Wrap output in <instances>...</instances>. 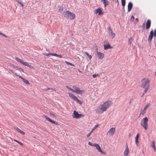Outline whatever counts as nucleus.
I'll use <instances>...</instances> for the list:
<instances>
[{
    "label": "nucleus",
    "instance_id": "nucleus-36",
    "mask_svg": "<svg viewBox=\"0 0 156 156\" xmlns=\"http://www.w3.org/2000/svg\"><path fill=\"white\" fill-rule=\"evenodd\" d=\"M66 87L69 90H70L71 91H72V92H73V89L71 88H70L69 86H67Z\"/></svg>",
    "mask_w": 156,
    "mask_h": 156
},
{
    "label": "nucleus",
    "instance_id": "nucleus-23",
    "mask_svg": "<svg viewBox=\"0 0 156 156\" xmlns=\"http://www.w3.org/2000/svg\"><path fill=\"white\" fill-rule=\"evenodd\" d=\"M104 6L105 7H106L107 5H109V2L108 1H106V0H105V1L103 2Z\"/></svg>",
    "mask_w": 156,
    "mask_h": 156
},
{
    "label": "nucleus",
    "instance_id": "nucleus-30",
    "mask_svg": "<svg viewBox=\"0 0 156 156\" xmlns=\"http://www.w3.org/2000/svg\"><path fill=\"white\" fill-rule=\"evenodd\" d=\"M149 87H147L145 88H144L145 89V90L144 91V93H143L142 97L144 95V94L147 92V90L149 89Z\"/></svg>",
    "mask_w": 156,
    "mask_h": 156
},
{
    "label": "nucleus",
    "instance_id": "nucleus-20",
    "mask_svg": "<svg viewBox=\"0 0 156 156\" xmlns=\"http://www.w3.org/2000/svg\"><path fill=\"white\" fill-rule=\"evenodd\" d=\"M151 146L154 149V151L156 152V148L155 146V142L154 140L152 141Z\"/></svg>",
    "mask_w": 156,
    "mask_h": 156
},
{
    "label": "nucleus",
    "instance_id": "nucleus-56",
    "mask_svg": "<svg viewBox=\"0 0 156 156\" xmlns=\"http://www.w3.org/2000/svg\"><path fill=\"white\" fill-rule=\"evenodd\" d=\"M118 0H116L115 2L118 3Z\"/></svg>",
    "mask_w": 156,
    "mask_h": 156
},
{
    "label": "nucleus",
    "instance_id": "nucleus-7",
    "mask_svg": "<svg viewBox=\"0 0 156 156\" xmlns=\"http://www.w3.org/2000/svg\"><path fill=\"white\" fill-rule=\"evenodd\" d=\"M83 115L81 114H79L76 111H74L73 114L72 115V117L73 118L76 119H79L81 118Z\"/></svg>",
    "mask_w": 156,
    "mask_h": 156
},
{
    "label": "nucleus",
    "instance_id": "nucleus-19",
    "mask_svg": "<svg viewBox=\"0 0 156 156\" xmlns=\"http://www.w3.org/2000/svg\"><path fill=\"white\" fill-rule=\"evenodd\" d=\"M129 152V149L128 147L127 144H126V150H125L124 152V155L125 156H127Z\"/></svg>",
    "mask_w": 156,
    "mask_h": 156
},
{
    "label": "nucleus",
    "instance_id": "nucleus-44",
    "mask_svg": "<svg viewBox=\"0 0 156 156\" xmlns=\"http://www.w3.org/2000/svg\"><path fill=\"white\" fill-rule=\"evenodd\" d=\"M93 130H92L90 133H89L88 134H87V137H89L91 133H92V132L93 131Z\"/></svg>",
    "mask_w": 156,
    "mask_h": 156
},
{
    "label": "nucleus",
    "instance_id": "nucleus-33",
    "mask_svg": "<svg viewBox=\"0 0 156 156\" xmlns=\"http://www.w3.org/2000/svg\"><path fill=\"white\" fill-rule=\"evenodd\" d=\"M23 81L24 83L27 84H30L29 81L25 79L24 78L23 79Z\"/></svg>",
    "mask_w": 156,
    "mask_h": 156
},
{
    "label": "nucleus",
    "instance_id": "nucleus-9",
    "mask_svg": "<svg viewBox=\"0 0 156 156\" xmlns=\"http://www.w3.org/2000/svg\"><path fill=\"white\" fill-rule=\"evenodd\" d=\"M104 49L107 50L108 49H111L112 48V47H111L110 44H109V42L107 41H104Z\"/></svg>",
    "mask_w": 156,
    "mask_h": 156
},
{
    "label": "nucleus",
    "instance_id": "nucleus-34",
    "mask_svg": "<svg viewBox=\"0 0 156 156\" xmlns=\"http://www.w3.org/2000/svg\"><path fill=\"white\" fill-rule=\"evenodd\" d=\"M65 62L67 64V65H69L70 66H74V65H73V64L71 63H70L68 62H67V61H66Z\"/></svg>",
    "mask_w": 156,
    "mask_h": 156
},
{
    "label": "nucleus",
    "instance_id": "nucleus-58",
    "mask_svg": "<svg viewBox=\"0 0 156 156\" xmlns=\"http://www.w3.org/2000/svg\"><path fill=\"white\" fill-rule=\"evenodd\" d=\"M3 34H2V33L0 32V34L2 35Z\"/></svg>",
    "mask_w": 156,
    "mask_h": 156
},
{
    "label": "nucleus",
    "instance_id": "nucleus-21",
    "mask_svg": "<svg viewBox=\"0 0 156 156\" xmlns=\"http://www.w3.org/2000/svg\"><path fill=\"white\" fill-rule=\"evenodd\" d=\"M108 35L110 36V38H111V39H112L115 37V33L112 32L110 34H109Z\"/></svg>",
    "mask_w": 156,
    "mask_h": 156
},
{
    "label": "nucleus",
    "instance_id": "nucleus-52",
    "mask_svg": "<svg viewBox=\"0 0 156 156\" xmlns=\"http://www.w3.org/2000/svg\"><path fill=\"white\" fill-rule=\"evenodd\" d=\"M19 77L20 78H21V79H22L23 80V79H24V78H23V77H22V76H19Z\"/></svg>",
    "mask_w": 156,
    "mask_h": 156
},
{
    "label": "nucleus",
    "instance_id": "nucleus-48",
    "mask_svg": "<svg viewBox=\"0 0 156 156\" xmlns=\"http://www.w3.org/2000/svg\"><path fill=\"white\" fill-rule=\"evenodd\" d=\"M18 144H19L21 146L23 145V144L22 143L20 142V141L19 142V143H18Z\"/></svg>",
    "mask_w": 156,
    "mask_h": 156
},
{
    "label": "nucleus",
    "instance_id": "nucleus-14",
    "mask_svg": "<svg viewBox=\"0 0 156 156\" xmlns=\"http://www.w3.org/2000/svg\"><path fill=\"white\" fill-rule=\"evenodd\" d=\"M94 146L98 150L99 152H102V151L100 147V146L98 144L96 143H94Z\"/></svg>",
    "mask_w": 156,
    "mask_h": 156
},
{
    "label": "nucleus",
    "instance_id": "nucleus-3",
    "mask_svg": "<svg viewBox=\"0 0 156 156\" xmlns=\"http://www.w3.org/2000/svg\"><path fill=\"white\" fill-rule=\"evenodd\" d=\"M141 84L140 86L142 88L149 87L150 80L148 79L143 78L141 80Z\"/></svg>",
    "mask_w": 156,
    "mask_h": 156
},
{
    "label": "nucleus",
    "instance_id": "nucleus-45",
    "mask_svg": "<svg viewBox=\"0 0 156 156\" xmlns=\"http://www.w3.org/2000/svg\"><path fill=\"white\" fill-rule=\"evenodd\" d=\"M57 57H58L60 58H62V57L61 55H58H58H57Z\"/></svg>",
    "mask_w": 156,
    "mask_h": 156
},
{
    "label": "nucleus",
    "instance_id": "nucleus-24",
    "mask_svg": "<svg viewBox=\"0 0 156 156\" xmlns=\"http://www.w3.org/2000/svg\"><path fill=\"white\" fill-rule=\"evenodd\" d=\"M108 34L113 32L112 30V29L111 28V27L110 26H108Z\"/></svg>",
    "mask_w": 156,
    "mask_h": 156
},
{
    "label": "nucleus",
    "instance_id": "nucleus-46",
    "mask_svg": "<svg viewBox=\"0 0 156 156\" xmlns=\"http://www.w3.org/2000/svg\"><path fill=\"white\" fill-rule=\"evenodd\" d=\"M138 140H135V143L137 145L138 143Z\"/></svg>",
    "mask_w": 156,
    "mask_h": 156
},
{
    "label": "nucleus",
    "instance_id": "nucleus-10",
    "mask_svg": "<svg viewBox=\"0 0 156 156\" xmlns=\"http://www.w3.org/2000/svg\"><path fill=\"white\" fill-rule=\"evenodd\" d=\"M44 118L47 120L51 122V123H52L54 124L57 125H58V122H56L55 121L52 120L51 119L49 118L48 116L44 115Z\"/></svg>",
    "mask_w": 156,
    "mask_h": 156
},
{
    "label": "nucleus",
    "instance_id": "nucleus-16",
    "mask_svg": "<svg viewBox=\"0 0 156 156\" xmlns=\"http://www.w3.org/2000/svg\"><path fill=\"white\" fill-rule=\"evenodd\" d=\"M133 4L132 3L130 2L129 3L128 5V11L129 12L131 11L133 7Z\"/></svg>",
    "mask_w": 156,
    "mask_h": 156
},
{
    "label": "nucleus",
    "instance_id": "nucleus-12",
    "mask_svg": "<svg viewBox=\"0 0 156 156\" xmlns=\"http://www.w3.org/2000/svg\"><path fill=\"white\" fill-rule=\"evenodd\" d=\"M97 56L98 58L100 59H102L104 57V54L100 52L97 51Z\"/></svg>",
    "mask_w": 156,
    "mask_h": 156
},
{
    "label": "nucleus",
    "instance_id": "nucleus-6",
    "mask_svg": "<svg viewBox=\"0 0 156 156\" xmlns=\"http://www.w3.org/2000/svg\"><path fill=\"white\" fill-rule=\"evenodd\" d=\"M69 95L70 98H71L74 100L76 101L77 103L80 104H82V103L81 102V101L79 100L75 96L73 93H69Z\"/></svg>",
    "mask_w": 156,
    "mask_h": 156
},
{
    "label": "nucleus",
    "instance_id": "nucleus-38",
    "mask_svg": "<svg viewBox=\"0 0 156 156\" xmlns=\"http://www.w3.org/2000/svg\"><path fill=\"white\" fill-rule=\"evenodd\" d=\"M134 16H132L130 18V20L131 21H133L134 20Z\"/></svg>",
    "mask_w": 156,
    "mask_h": 156
},
{
    "label": "nucleus",
    "instance_id": "nucleus-51",
    "mask_svg": "<svg viewBox=\"0 0 156 156\" xmlns=\"http://www.w3.org/2000/svg\"><path fill=\"white\" fill-rule=\"evenodd\" d=\"M57 55H58V54H57L56 53L54 54L53 56H56L57 57Z\"/></svg>",
    "mask_w": 156,
    "mask_h": 156
},
{
    "label": "nucleus",
    "instance_id": "nucleus-53",
    "mask_svg": "<svg viewBox=\"0 0 156 156\" xmlns=\"http://www.w3.org/2000/svg\"><path fill=\"white\" fill-rule=\"evenodd\" d=\"M2 35H3V36H4L5 37H7V36L6 35H5V34H3Z\"/></svg>",
    "mask_w": 156,
    "mask_h": 156
},
{
    "label": "nucleus",
    "instance_id": "nucleus-5",
    "mask_svg": "<svg viewBox=\"0 0 156 156\" xmlns=\"http://www.w3.org/2000/svg\"><path fill=\"white\" fill-rule=\"evenodd\" d=\"M73 88L74 89H73V92L75 93L78 94H84L85 92L83 90H80L79 88L75 86H73Z\"/></svg>",
    "mask_w": 156,
    "mask_h": 156
},
{
    "label": "nucleus",
    "instance_id": "nucleus-13",
    "mask_svg": "<svg viewBox=\"0 0 156 156\" xmlns=\"http://www.w3.org/2000/svg\"><path fill=\"white\" fill-rule=\"evenodd\" d=\"M153 36V30H152L150 32V35L148 36V42H150L152 40Z\"/></svg>",
    "mask_w": 156,
    "mask_h": 156
},
{
    "label": "nucleus",
    "instance_id": "nucleus-54",
    "mask_svg": "<svg viewBox=\"0 0 156 156\" xmlns=\"http://www.w3.org/2000/svg\"><path fill=\"white\" fill-rule=\"evenodd\" d=\"M98 125H95V126H94V128L95 129L96 128H97L98 126Z\"/></svg>",
    "mask_w": 156,
    "mask_h": 156
},
{
    "label": "nucleus",
    "instance_id": "nucleus-41",
    "mask_svg": "<svg viewBox=\"0 0 156 156\" xmlns=\"http://www.w3.org/2000/svg\"><path fill=\"white\" fill-rule=\"evenodd\" d=\"M99 76V75L98 74H93L92 75V76L94 77V78H95V77L96 76Z\"/></svg>",
    "mask_w": 156,
    "mask_h": 156
},
{
    "label": "nucleus",
    "instance_id": "nucleus-15",
    "mask_svg": "<svg viewBox=\"0 0 156 156\" xmlns=\"http://www.w3.org/2000/svg\"><path fill=\"white\" fill-rule=\"evenodd\" d=\"M115 130V128H112L108 132L107 134H111L112 135H113L114 133Z\"/></svg>",
    "mask_w": 156,
    "mask_h": 156
},
{
    "label": "nucleus",
    "instance_id": "nucleus-26",
    "mask_svg": "<svg viewBox=\"0 0 156 156\" xmlns=\"http://www.w3.org/2000/svg\"><path fill=\"white\" fill-rule=\"evenodd\" d=\"M149 87H147L145 88H144L145 89V90L144 91V93H143L142 97L144 95V94L147 92V90L149 89Z\"/></svg>",
    "mask_w": 156,
    "mask_h": 156
},
{
    "label": "nucleus",
    "instance_id": "nucleus-29",
    "mask_svg": "<svg viewBox=\"0 0 156 156\" xmlns=\"http://www.w3.org/2000/svg\"><path fill=\"white\" fill-rule=\"evenodd\" d=\"M149 87H147L145 88H144L145 89V90L144 91V93H143L142 97L144 95V94L147 92V90L149 89Z\"/></svg>",
    "mask_w": 156,
    "mask_h": 156
},
{
    "label": "nucleus",
    "instance_id": "nucleus-39",
    "mask_svg": "<svg viewBox=\"0 0 156 156\" xmlns=\"http://www.w3.org/2000/svg\"><path fill=\"white\" fill-rule=\"evenodd\" d=\"M88 145H90V146H94V144H92L90 142H88Z\"/></svg>",
    "mask_w": 156,
    "mask_h": 156
},
{
    "label": "nucleus",
    "instance_id": "nucleus-57",
    "mask_svg": "<svg viewBox=\"0 0 156 156\" xmlns=\"http://www.w3.org/2000/svg\"><path fill=\"white\" fill-rule=\"evenodd\" d=\"M131 136V134L129 133V136L130 137Z\"/></svg>",
    "mask_w": 156,
    "mask_h": 156
},
{
    "label": "nucleus",
    "instance_id": "nucleus-2",
    "mask_svg": "<svg viewBox=\"0 0 156 156\" xmlns=\"http://www.w3.org/2000/svg\"><path fill=\"white\" fill-rule=\"evenodd\" d=\"M64 17L66 18L69 19L70 20H73L75 17V14L69 11H67L64 12Z\"/></svg>",
    "mask_w": 156,
    "mask_h": 156
},
{
    "label": "nucleus",
    "instance_id": "nucleus-43",
    "mask_svg": "<svg viewBox=\"0 0 156 156\" xmlns=\"http://www.w3.org/2000/svg\"><path fill=\"white\" fill-rule=\"evenodd\" d=\"M45 90H53V88H48L45 89Z\"/></svg>",
    "mask_w": 156,
    "mask_h": 156
},
{
    "label": "nucleus",
    "instance_id": "nucleus-17",
    "mask_svg": "<svg viewBox=\"0 0 156 156\" xmlns=\"http://www.w3.org/2000/svg\"><path fill=\"white\" fill-rule=\"evenodd\" d=\"M14 129L16 130L18 132L20 133L22 135H24L25 134V133L23 131L21 130L17 127L16 126L14 127Z\"/></svg>",
    "mask_w": 156,
    "mask_h": 156
},
{
    "label": "nucleus",
    "instance_id": "nucleus-27",
    "mask_svg": "<svg viewBox=\"0 0 156 156\" xmlns=\"http://www.w3.org/2000/svg\"><path fill=\"white\" fill-rule=\"evenodd\" d=\"M149 87H147L145 88H144L145 89V90L144 91V93H143L142 97L144 95V94L147 92V90L149 89Z\"/></svg>",
    "mask_w": 156,
    "mask_h": 156
},
{
    "label": "nucleus",
    "instance_id": "nucleus-31",
    "mask_svg": "<svg viewBox=\"0 0 156 156\" xmlns=\"http://www.w3.org/2000/svg\"><path fill=\"white\" fill-rule=\"evenodd\" d=\"M85 54L87 55V56L90 59H91L92 58V56L91 55H90L89 53H88V52L85 51Z\"/></svg>",
    "mask_w": 156,
    "mask_h": 156
},
{
    "label": "nucleus",
    "instance_id": "nucleus-8",
    "mask_svg": "<svg viewBox=\"0 0 156 156\" xmlns=\"http://www.w3.org/2000/svg\"><path fill=\"white\" fill-rule=\"evenodd\" d=\"M15 59L19 62L21 63L24 66H27L28 67H29L30 66L27 62H24L23 60L17 57H16Z\"/></svg>",
    "mask_w": 156,
    "mask_h": 156
},
{
    "label": "nucleus",
    "instance_id": "nucleus-49",
    "mask_svg": "<svg viewBox=\"0 0 156 156\" xmlns=\"http://www.w3.org/2000/svg\"><path fill=\"white\" fill-rule=\"evenodd\" d=\"M45 55L46 56H48L50 55V53H46V54H45Z\"/></svg>",
    "mask_w": 156,
    "mask_h": 156
},
{
    "label": "nucleus",
    "instance_id": "nucleus-60",
    "mask_svg": "<svg viewBox=\"0 0 156 156\" xmlns=\"http://www.w3.org/2000/svg\"><path fill=\"white\" fill-rule=\"evenodd\" d=\"M155 75H156V71L155 72Z\"/></svg>",
    "mask_w": 156,
    "mask_h": 156
},
{
    "label": "nucleus",
    "instance_id": "nucleus-25",
    "mask_svg": "<svg viewBox=\"0 0 156 156\" xmlns=\"http://www.w3.org/2000/svg\"><path fill=\"white\" fill-rule=\"evenodd\" d=\"M133 40V38L131 37H130V38H129L128 43H129V45H131V44Z\"/></svg>",
    "mask_w": 156,
    "mask_h": 156
},
{
    "label": "nucleus",
    "instance_id": "nucleus-32",
    "mask_svg": "<svg viewBox=\"0 0 156 156\" xmlns=\"http://www.w3.org/2000/svg\"><path fill=\"white\" fill-rule=\"evenodd\" d=\"M122 5V6H124L126 4L125 0H121Z\"/></svg>",
    "mask_w": 156,
    "mask_h": 156
},
{
    "label": "nucleus",
    "instance_id": "nucleus-59",
    "mask_svg": "<svg viewBox=\"0 0 156 156\" xmlns=\"http://www.w3.org/2000/svg\"><path fill=\"white\" fill-rule=\"evenodd\" d=\"M143 26H144L145 25V23H143Z\"/></svg>",
    "mask_w": 156,
    "mask_h": 156
},
{
    "label": "nucleus",
    "instance_id": "nucleus-47",
    "mask_svg": "<svg viewBox=\"0 0 156 156\" xmlns=\"http://www.w3.org/2000/svg\"><path fill=\"white\" fill-rule=\"evenodd\" d=\"M138 21V19L137 18H136L135 19V23L136 22V23H137Z\"/></svg>",
    "mask_w": 156,
    "mask_h": 156
},
{
    "label": "nucleus",
    "instance_id": "nucleus-55",
    "mask_svg": "<svg viewBox=\"0 0 156 156\" xmlns=\"http://www.w3.org/2000/svg\"><path fill=\"white\" fill-rule=\"evenodd\" d=\"M54 54V53H50V55H53V56Z\"/></svg>",
    "mask_w": 156,
    "mask_h": 156
},
{
    "label": "nucleus",
    "instance_id": "nucleus-11",
    "mask_svg": "<svg viewBox=\"0 0 156 156\" xmlns=\"http://www.w3.org/2000/svg\"><path fill=\"white\" fill-rule=\"evenodd\" d=\"M94 12L95 14L98 13V15H99L103 14V12H102L101 9V8H98L97 9H96L95 10Z\"/></svg>",
    "mask_w": 156,
    "mask_h": 156
},
{
    "label": "nucleus",
    "instance_id": "nucleus-35",
    "mask_svg": "<svg viewBox=\"0 0 156 156\" xmlns=\"http://www.w3.org/2000/svg\"><path fill=\"white\" fill-rule=\"evenodd\" d=\"M16 1L17 2V3L20 5L22 7H23L24 6L23 4L21 2H20V1H19L18 0H17Z\"/></svg>",
    "mask_w": 156,
    "mask_h": 156
},
{
    "label": "nucleus",
    "instance_id": "nucleus-4",
    "mask_svg": "<svg viewBox=\"0 0 156 156\" xmlns=\"http://www.w3.org/2000/svg\"><path fill=\"white\" fill-rule=\"evenodd\" d=\"M148 121V118L146 117L143 118L140 122V124L141 126L143 127L144 129L147 130L148 129L147 122Z\"/></svg>",
    "mask_w": 156,
    "mask_h": 156
},
{
    "label": "nucleus",
    "instance_id": "nucleus-50",
    "mask_svg": "<svg viewBox=\"0 0 156 156\" xmlns=\"http://www.w3.org/2000/svg\"><path fill=\"white\" fill-rule=\"evenodd\" d=\"M14 141L18 143H19V141L16 140H15V139L14 140Z\"/></svg>",
    "mask_w": 156,
    "mask_h": 156
},
{
    "label": "nucleus",
    "instance_id": "nucleus-28",
    "mask_svg": "<svg viewBox=\"0 0 156 156\" xmlns=\"http://www.w3.org/2000/svg\"><path fill=\"white\" fill-rule=\"evenodd\" d=\"M149 87H147L145 88H144L145 89V90L144 91V93H143L142 97L144 95V94L147 92V90L149 89Z\"/></svg>",
    "mask_w": 156,
    "mask_h": 156
},
{
    "label": "nucleus",
    "instance_id": "nucleus-1",
    "mask_svg": "<svg viewBox=\"0 0 156 156\" xmlns=\"http://www.w3.org/2000/svg\"><path fill=\"white\" fill-rule=\"evenodd\" d=\"M112 104V103L111 101H107L101 105V107L100 109L103 112L105 111Z\"/></svg>",
    "mask_w": 156,
    "mask_h": 156
},
{
    "label": "nucleus",
    "instance_id": "nucleus-22",
    "mask_svg": "<svg viewBox=\"0 0 156 156\" xmlns=\"http://www.w3.org/2000/svg\"><path fill=\"white\" fill-rule=\"evenodd\" d=\"M58 12H61L62 11V10H63V8L62 6H60V5H58Z\"/></svg>",
    "mask_w": 156,
    "mask_h": 156
},
{
    "label": "nucleus",
    "instance_id": "nucleus-37",
    "mask_svg": "<svg viewBox=\"0 0 156 156\" xmlns=\"http://www.w3.org/2000/svg\"><path fill=\"white\" fill-rule=\"evenodd\" d=\"M149 104H147V105H146L145 106V107L144 109V111H145L146 110V109L149 106Z\"/></svg>",
    "mask_w": 156,
    "mask_h": 156
},
{
    "label": "nucleus",
    "instance_id": "nucleus-40",
    "mask_svg": "<svg viewBox=\"0 0 156 156\" xmlns=\"http://www.w3.org/2000/svg\"><path fill=\"white\" fill-rule=\"evenodd\" d=\"M139 134H137L135 137V140H138Z\"/></svg>",
    "mask_w": 156,
    "mask_h": 156
},
{
    "label": "nucleus",
    "instance_id": "nucleus-18",
    "mask_svg": "<svg viewBox=\"0 0 156 156\" xmlns=\"http://www.w3.org/2000/svg\"><path fill=\"white\" fill-rule=\"evenodd\" d=\"M151 25V22L150 20H148L146 23V28L147 29H149L150 26Z\"/></svg>",
    "mask_w": 156,
    "mask_h": 156
},
{
    "label": "nucleus",
    "instance_id": "nucleus-42",
    "mask_svg": "<svg viewBox=\"0 0 156 156\" xmlns=\"http://www.w3.org/2000/svg\"><path fill=\"white\" fill-rule=\"evenodd\" d=\"M154 37H156V28L154 30Z\"/></svg>",
    "mask_w": 156,
    "mask_h": 156
}]
</instances>
